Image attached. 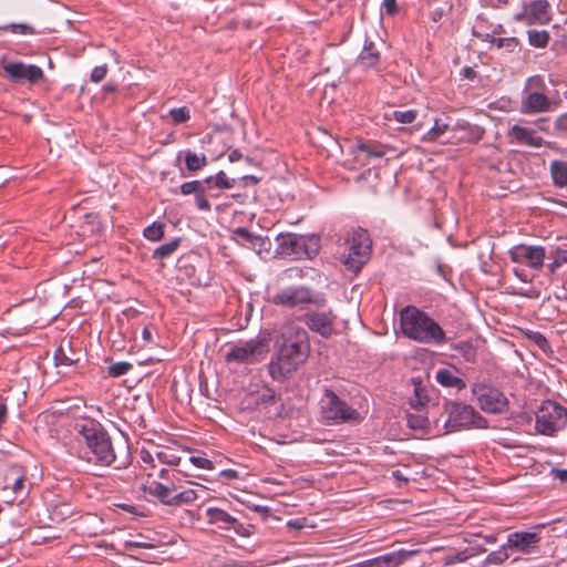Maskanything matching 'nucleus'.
<instances>
[{
    "mask_svg": "<svg viewBox=\"0 0 567 567\" xmlns=\"http://www.w3.org/2000/svg\"><path fill=\"white\" fill-rule=\"evenodd\" d=\"M278 342L279 350L269 363V373L274 380L282 381L307 361L310 343L307 331L293 322L282 327Z\"/></svg>",
    "mask_w": 567,
    "mask_h": 567,
    "instance_id": "obj_1",
    "label": "nucleus"
},
{
    "mask_svg": "<svg viewBox=\"0 0 567 567\" xmlns=\"http://www.w3.org/2000/svg\"><path fill=\"white\" fill-rule=\"evenodd\" d=\"M80 435L85 444L82 458L102 466H114L115 468L124 467L128 457L117 455L107 432L95 422H86L80 430Z\"/></svg>",
    "mask_w": 567,
    "mask_h": 567,
    "instance_id": "obj_2",
    "label": "nucleus"
},
{
    "mask_svg": "<svg viewBox=\"0 0 567 567\" xmlns=\"http://www.w3.org/2000/svg\"><path fill=\"white\" fill-rule=\"evenodd\" d=\"M400 327L404 337L424 344H443L446 336L441 326L426 312L414 306L400 311Z\"/></svg>",
    "mask_w": 567,
    "mask_h": 567,
    "instance_id": "obj_3",
    "label": "nucleus"
},
{
    "mask_svg": "<svg viewBox=\"0 0 567 567\" xmlns=\"http://www.w3.org/2000/svg\"><path fill=\"white\" fill-rule=\"evenodd\" d=\"M159 476L165 478V482H151L144 486V489L152 496L156 497L162 504L167 506H182L195 502L200 493H206V488L199 484L186 482L188 485H196L198 489L187 488L182 484L178 473L168 475V471L162 468Z\"/></svg>",
    "mask_w": 567,
    "mask_h": 567,
    "instance_id": "obj_4",
    "label": "nucleus"
},
{
    "mask_svg": "<svg viewBox=\"0 0 567 567\" xmlns=\"http://www.w3.org/2000/svg\"><path fill=\"white\" fill-rule=\"evenodd\" d=\"M567 425V409L559 403L544 401L536 412V430L543 435H553Z\"/></svg>",
    "mask_w": 567,
    "mask_h": 567,
    "instance_id": "obj_5",
    "label": "nucleus"
},
{
    "mask_svg": "<svg viewBox=\"0 0 567 567\" xmlns=\"http://www.w3.org/2000/svg\"><path fill=\"white\" fill-rule=\"evenodd\" d=\"M348 254L343 255V264L348 269L358 272L369 260L371 252V240L364 229H357L347 238Z\"/></svg>",
    "mask_w": 567,
    "mask_h": 567,
    "instance_id": "obj_6",
    "label": "nucleus"
},
{
    "mask_svg": "<svg viewBox=\"0 0 567 567\" xmlns=\"http://www.w3.org/2000/svg\"><path fill=\"white\" fill-rule=\"evenodd\" d=\"M321 413L326 420L334 423L357 422L360 419L355 409L349 406L346 401L328 389L321 400Z\"/></svg>",
    "mask_w": 567,
    "mask_h": 567,
    "instance_id": "obj_7",
    "label": "nucleus"
},
{
    "mask_svg": "<svg viewBox=\"0 0 567 567\" xmlns=\"http://www.w3.org/2000/svg\"><path fill=\"white\" fill-rule=\"evenodd\" d=\"M281 254L292 258L306 256L311 258L319 250V239L316 237H305L297 234H281L278 236Z\"/></svg>",
    "mask_w": 567,
    "mask_h": 567,
    "instance_id": "obj_8",
    "label": "nucleus"
},
{
    "mask_svg": "<svg viewBox=\"0 0 567 567\" xmlns=\"http://www.w3.org/2000/svg\"><path fill=\"white\" fill-rule=\"evenodd\" d=\"M446 412L449 414L447 423L451 427H486V420L471 405L458 402L450 403L446 406Z\"/></svg>",
    "mask_w": 567,
    "mask_h": 567,
    "instance_id": "obj_9",
    "label": "nucleus"
},
{
    "mask_svg": "<svg viewBox=\"0 0 567 567\" xmlns=\"http://www.w3.org/2000/svg\"><path fill=\"white\" fill-rule=\"evenodd\" d=\"M473 394L483 411L488 413L506 411L508 400L501 390L484 383H477L473 386Z\"/></svg>",
    "mask_w": 567,
    "mask_h": 567,
    "instance_id": "obj_10",
    "label": "nucleus"
},
{
    "mask_svg": "<svg viewBox=\"0 0 567 567\" xmlns=\"http://www.w3.org/2000/svg\"><path fill=\"white\" fill-rule=\"evenodd\" d=\"M272 303L288 308L302 307L306 303L321 305L322 299L315 296V293L307 287H288L276 293Z\"/></svg>",
    "mask_w": 567,
    "mask_h": 567,
    "instance_id": "obj_11",
    "label": "nucleus"
},
{
    "mask_svg": "<svg viewBox=\"0 0 567 567\" xmlns=\"http://www.w3.org/2000/svg\"><path fill=\"white\" fill-rule=\"evenodd\" d=\"M264 352V343L260 339H251L249 341L231 347L226 353L227 362H236L240 364H254L259 361Z\"/></svg>",
    "mask_w": 567,
    "mask_h": 567,
    "instance_id": "obj_12",
    "label": "nucleus"
},
{
    "mask_svg": "<svg viewBox=\"0 0 567 567\" xmlns=\"http://www.w3.org/2000/svg\"><path fill=\"white\" fill-rule=\"evenodd\" d=\"M513 262L524 264L533 269L539 270L544 266L546 251L543 246L516 245L508 251Z\"/></svg>",
    "mask_w": 567,
    "mask_h": 567,
    "instance_id": "obj_13",
    "label": "nucleus"
},
{
    "mask_svg": "<svg viewBox=\"0 0 567 567\" xmlns=\"http://www.w3.org/2000/svg\"><path fill=\"white\" fill-rule=\"evenodd\" d=\"M515 19L526 24H546L550 21L549 3L546 0H534L515 16Z\"/></svg>",
    "mask_w": 567,
    "mask_h": 567,
    "instance_id": "obj_14",
    "label": "nucleus"
},
{
    "mask_svg": "<svg viewBox=\"0 0 567 567\" xmlns=\"http://www.w3.org/2000/svg\"><path fill=\"white\" fill-rule=\"evenodd\" d=\"M336 316L331 310L311 311L305 315L307 327L323 338H329L334 331Z\"/></svg>",
    "mask_w": 567,
    "mask_h": 567,
    "instance_id": "obj_15",
    "label": "nucleus"
},
{
    "mask_svg": "<svg viewBox=\"0 0 567 567\" xmlns=\"http://www.w3.org/2000/svg\"><path fill=\"white\" fill-rule=\"evenodd\" d=\"M6 74L14 82L29 81L35 83L43 78V71L37 65H25L21 62L7 63L3 65Z\"/></svg>",
    "mask_w": 567,
    "mask_h": 567,
    "instance_id": "obj_16",
    "label": "nucleus"
},
{
    "mask_svg": "<svg viewBox=\"0 0 567 567\" xmlns=\"http://www.w3.org/2000/svg\"><path fill=\"white\" fill-rule=\"evenodd\" d=\"M507 138L512 144H520L532 147H540L544 144V140L537 135L536 128L518 124L513 125L508 130Z\"/></svg>",
    "mask_w": 567,
    "mask_h": 567,
    "instance_id": "obj_17",
    "label": "nucleus"
},
{
    "mask_svg": "<svg viewBox=\"0 0 567 567\" xmlns=\"http://www.w3.org/2000/svg\"><path fill=\"white\" fill-rule=\"evenodd\" d=\"M553 102L543 92L523 93L520 112L523 114L544 113L551 110Z\"/></svg>",
    "mask_w": 567,
    "mask_h": 567,
    "instance_id": "obj_18",
    "label": "nucleus"
},
{
    "mask_svg": "<svg viewBox=\"0 0 567 567\" xmlns=\"http://www.w3.org/2000/svg\"><path fill=\"white\" fill-rule=\"evenodd\" d=\"M416 550L400 549L360 564L359 567H395L414 556Z\"/></svg>",
    "mask_w": 567,
    "mask_h": 567,
    "instance_id": "obj_19",
    "label": "nucleus"
},
{
    "mask_svg": "<svg viewBox=\"0 0 567 567\" xmlns=\"http://www.w3.org/2000/svg\"><path fill=\"white\" fill-rule=\"evenodd\" d=\"M206 517L210 524L217 525L218 528L243 533V524L220 508L208 507L206 509Z\"/></svg>",
    "mask_w": 567,
    "mask_h": 567,
    "instance_id": "obj_20",
    "label": "nucleus"
},
{
    "mask_svg": "<svg viewBox=\"0 0 567 567\" xmlns=\"http://www.w3.org/2000/svg\"><path fill=\"white\" fill-rule=\"evenodd\" d=\"M539 542L536 533L515 532L508 535L506 546L523 554H529Z\"/></svg>",
    "mask_w": 567,
    "mask_h": 567,
    "instance_id": "obj_21",
    "label": "nucleus"
},
{
    "mask_svg": "<svg viewBox=\"0 0 567 567\" xmlns=\"http://www.w3.org/2000/svg\"><path fill=\"white\" fill-rule=\"evenodd\" d=\"M381 61V54L371 41H365L362 51L360 52L355 65L363 70L375 68Z\"/></svg>",
    "mask_w": 567,
    "mask_h": 567,
    "instance_id": "obj_22",
    "label": "nucleus"
},
{
    "mask_svg": "<svg viewBox=\"0 0 567 567\" xmlns=\"http://www.w3.org/2000/svg\"><path fill=\"white\" fill-rule=\"evenodd\" d=\"M247 406L268 405L276 401V393L272 389L264 386L260 390L251 391L246 398Z\"/></svg>",
    "mask_w": 567,
    "mask_h": 567,
    "instance_id": "obj_23",
    "label": "nucleus"
},
{
    "mask_svg": "<svg viewBox=\"0 0 567 567\" xmlns=\"http://www.w3.org/2000/svg\"><path fill=\"white\" fill-rule=\"evenodd\" d=\"M213 179L214 178L210 176L202 181L186 182L181 185V193L183 195L194 194L195 196L199 193H209V190H213Z\"/></svg>",
    "mask_w": 567,
    "mask_h": 567,
    "instance_id": "obj_24",
    "label": "nucleus"
},
{
    "mask_svg": "<svg viewBox=\"0 0 567 567\" xmlns=\"http://www.w3.org/2000/svg\"><path fill=\"white\" fill-rule=\"evenodd\" d=\"M435 380L445 388L462 390L466 386L465 382L450 369H440L436 372Z\"/></svg>",
    "mask_w": 567,
    "mask_h": 567,
    "instance_id": "obj_25",
    "label": "nucleus"
},
{
    "mask_svg": "<svg viewBox=\"0 0 567 567\" xmlns=\"http://www.w3.org/2000/svg\"><path fill=\"white\" fill-rule=\"evenodd\" d=\"M554 184L559 187L567 186V162L554 161L550 164Z\"/></svg>",
    "mask_w": 567,
    "mask_h": 567,
    "instance_id": "obj_26",
    "label": "nucleus"
},
{
    "mask_svg": "<svg viewBox=\"0 0 567 567\" xmlns=\"http://www.w3.org/2000/svg\"><path fill=\"white\" fill-rule=\"evenodd\" d=\"M79 357L75 353L68 354L64 343L62 342L54 353V361L56 367H71L79 362Z\"/></svg>",
    "mask_w": 567,
    "mask_h": 567,
    "instance_id": "obj_27",
    "label": "nucleus"
},
{
    "mask_svg": "<svg viewBox=\"0 0 567 567\" xmlns=\"http://www.w3.org/2000/svg\"><path fill=\"white\" fill-rule=\"evenodd\" d=\"M21 466L19 465H10L0 471V488L2 491L10 489L11 485L13 484V480L16 475L18 474Z\"/></svg>",
    "mask_w": 567,
    "mask_h": 567,
    "instance_id": "obj_28",
    "label": "nucleus"
},
{
    "mask_svg": "<svg viewBox=\"0 0 567 567\" xmlns=\"http://www.w3.org/2000/svg\"><path fill=\"white\" fill-rule=\"evenodd\" d=\"M257 235L250 233L245 227H238L231 231V238L239 245L250 248L251 243H254V239Z\"/></svg>",
    "mask_w": 567,
    "mask_h": 567,
    "instance_id": "obj_29",
    "label": "nucleus"
},
{
    "mask_svg": "<svg viewBox=\"0 0 567 567\" xmlns=\"http://www.w3.org/2000/svg\"><path fill=\"white\" fill-rule=\"evenodd\" d=\"M185 164L189 171L196 172L206 166L207 158L205 154L198 155L194 152L188 151L185 154Z\"/></svg>",
    "mask_w": 567,
    "mask_h": 567,
    "instance_id": "obj_30",
    "label": "nucleus"
},
{
    "mask_svg": "<svg viewBox=\"0 0 567 567\" xmlns=\"http://www.w3.org/2000/svg\"><path fill=\"white\" fill-rule=\"evenodd\" d=\"M179 244H181V239L175 238L172 241L157 247L153 251V258L164 259V258L169 257L171 255H173L175 252V250L178 248Z\"/></svg>",
    "mask_w": 567,
    "mask_h": 567,
    "instance_id": "obj_31",
    "label": "nucleus"
},
{
    "mask_svg": "<svg viewBox=\"0 0 567 567\" xmlns=\"http://www.w3.org/2000/svg\"><path fill=\"white\" fill-rule=\"evenodd\" d=\"M528 42L535 48H545L549 41V33L545 30H529Z\"/></svg>",
    "mask_w": 567,
    "mask_h": 567,
    "instance_id": "obj_32",
    "label": "nucleus"
},
{
    "mask_svg": "<svg viewBox=\"0 0 567 567\" xmlns=\"http://www.w3.org/2000/svg\"><path fill=\"white\" fill-rule=\"evenodd\" d=\"M412 383L414 385V399L411 400V404L413 408L423 406L429 400L426 390L422 388V383L417 379H412Z\"/></svg>",
    "mask_w": 567,
    "mask_h": 567,
    "instance_id": "obj_33",
    "label": "nucleus"
},
{
    "mask_svg": "<svg viewBox=\"0 0 567 567\" xmlns=\"http://www.w3.org/2000/svg\"><path fill=\"white\" fill-rule=\"evenodd\" d=\"M546 90L547 85L544 79L540 75H533L526 80L523 93H529L535 91L544 93V91Z\"/></svg>",
    "mask_w": 567,
    "mask_h": 567,
    "instance_id": "obj_34",
    "label": "nucleus"
},
{
    "mask_svg": "<svg viewBox=\"0 0 567 567\" xmlns=\"http://www.w3.org/2000/svg\"><path fill=\"white\" fill-rule=\"evenodd\" d=\"M156 457L161 463L168 465H177L181 461V457L176 455L175 451L168 447L158 451Z\"/></svg>",
    "mask_w": 567,
    "mask_h": 567,
    "instance_id": "obj_35",
    "label": "nucleus"
},
{
    "mask_svg": "<svg viewBox=\"0 0 567 567\" xmlns=\"http://www.w3.org/2000/svg\"><path fill=\"white\" fill-rule=\"evenodd\" d=\"M408 425L413 430H425L430 426V421L421 413L408 414Z\"/></svg>",
    "mask_w": 567,
    "mask_h": 567,
    "instance_id": "obj_36",
    "label": "nucleus"
},
{
    "mask_svg": "<svg viewBox=\"0 0 567 567\" xmlns=\"http://www.w3.org/2000/svg\"><path fill=\"white\" fill-rule=\"evenodd\" d=\"M447 127L449 125L446 123L436 120L433 127L423 136V141H436L447 130Z\"/></svg>",
    "mask_w": 567,
    "mask_h": 567,
    "instance_id": "obj_37",
    "label": "nucleus"
},
{
    "mask_svg": "<svg viewBox=\"0 0 567 567\" xmlns=\"http://www.w3.org/2000/svg\"><path fill=\"white\" fill-rule=\"evenodd\" d=\"M144 236L152 240H161L164 236V227L162 224L154 223L144 229Z\"/></svg>",
    "mask_w": 567,
    "mask_h": 567,
    "instance_id": "obj_38",
    "label": "nucleus"
},
{
    "mask_svg": "<svg viewBox=\"0 0 567 567\" xmlns=\"http://www.w3.org/2000/svg\"><path fill=\"white\" fill-rule=\"evenodd\" d=\"M507 548H508V546H506V544H505L501 547L499 550L492 551L491 554H488L486 557V563L487 564H502L505 560H507L509 557L506 551Z\"/></svg>",
    "mask_w": 567,
    "mask_h": 567,
    "instance_id": "obj_39",
    "label": "nucleus"
},
{
    "mask_svg": "<svg viewBox=\"0 0 567 567\" xmlns=\"http://www.w3.org/2000/svg\"><path fill=\"white\" fill-rule=\"evenodd\" d=\"M131 369H132V364L128 362H124V361L116 362V363H112L109 367V374L111 377L117 378V377L126 374Z\"/></svg>",
    "mask_w": 567,
    "mask_h": 567,
    "instance_id": "obj_40",
    "label": "nucleus"
},
{
    "mask_svg": "<svg viewBox=\"0 0 567 567\" xmlns=\"http://www.w3.org/2000/svg\"><path fill=\"white\" fill-rule=\"evenodd\" d=\"M492 44L498 49L506 48L508 51H513L518 45L516 38H493Z\"/></svg>",
    "mask_w": 567,
    "mask_h": 567,
    "instance_id": "obj_41",
    "label": "nucleus"
},
{
    "mask_svg": "<svg viewBox=\"0 0 567 567\" xmlns=\"http://www.w3.org/2000/svg\"><path fill=\"white\" fill-rule=\"evenodd\" d=\"M169 115L175 124L184 123L189 120V110L186 106L172 109Z\"/></svg>",
    "mask_w": 567,
    "mask_h": 567,
    "instance_id": "obj_42",
    "label": "nucleus"
},
{
    "mask_svg": "<svg viewBox=\"0 0 567 567\" xmlns=\"http://www.w3.org/2000/svg\"><path fill=\"white\" fill-rule=\"evenodd\" d=\"M25 478H27L25 472L22 467H20L18 474L16 475V477L13 480V484L11 485L10 489L14 494H23Z\"/></svg>",
    "mask_w": 567,
    "mask_h": 567,
    "instance_id": "obj_43",
    "label": "nucleus"
},
{
    "mask_svg": "<svg viewBox=\"0 0 567 567\" xmlns=\"http://www.w3.org/2000/svg\"><path fill=\"white\" fill-rule=\"evenodd\" d=\"M565 262H567V250L557 249L554 261L548 266L549 272L555 274Z\"/></svg>",
    "mask_w": 567,
    "mask_h": 567,
    "instance_id": "obj_44",
    "label": "nucleus"
},
{
    "mask_svg": "<svg viewBox=\"0 0 567 567\" xmlns=\"http://www.w3.org/2000/svg\"><path fill=\"white\" fill-rule=\"evenodd\" d=\"M393 117L395 121H398L400 123L410 124L415 120L416 111H414V110L394 111Z\"/></svg>",
    "mask_w": 567,
    "mask_h": 567,
    "instance_id": "obj_45",
    "label": "nucleus"
},
{
    "mask_svg": "<svg viewBox=\"0 0 567 567\" xmlns=\"http://www.w3.org/2000/svg\"><path fill=\"white\" fill-rule=\"evenodd\" d=\"M270 248V240L268 238H264L259 235L256 236L254 239V243H251V246L249 249H252L258 255H260L264 250L268 251Z\"/></svg>",
    "mask_w": 567,
    "mask_h": 567,
    "instance_id": "obj_46",
    "label": "nucleus"
},
{
    "mask_svg": "<svg viewBox=\"0 0 567 567\" xmlns=\"http://www.w3.org/2000/svg\"><path fill=\"white\" fill-rule=\"evenodd\" d=\"M236 179L228 178V176L223 171L217 173L215 176V186L218 188L228 189L234 187Z\"/></svg>",
    "mask_w": 567,
    "mask_h": 567,
    "instance_id": "obj_47",
    "label": "nucleus"
},
{
    "mask_svg": "<svg viewBox=\"0 0 567 567\" xmlns=\"http://www.w3.org/2000/svg\"><path fill=\"white\" fill-rule=\"evenodd\" d=\"M189 462L198 468H204V470H213L214 468L213 462L210 460L206 458L205 456H200V455L190 456Z\"/></svg>",
    "mask_w": 567,
    "mask_h": 567,
    "instance_id": "obj_48",
    "label": "nucleus"
},
{
    "mask_svg": "<svg viewBox=\"0 0 567 567\" xmlns=\"http://www.w3.org/2000/svg\"><path fill=\"white\" fill-rule=\"evenodd\" d=\"M358 150L364 152L369 157L380 158L384 156V151L369 144H360Z\"/></svg>",
    "mask_w": 567,
    "mask_h": 567,
    "instance_id": "obj_49",
    "label": "nucleus"
},
{
    "mask_svg": "<svg viewBox=\"0 0 567 567\" xmlns=\"http://www.w3.org/2000/svg\"><path fill=\"white\" fill-rule=\"evenodd\" d=\"M206 195L213 196L212 190H209V193H199L197 196H195V202H196V206L198 207V209L204 210V212H209L210 204L207 200V198L205 197Z\"/></svg>",
    "mask_w": 567,
    "mask_h": 567,
    "instance_id": "obj_50",
    "label": "nucleus"
},
{
    "mask_svg": "<svg viewBox=\"0 0 567 567\" xmlns=\"http://www.w3.org/2000/svg\"><path fill=\"white\" fill-rule=\"evenodd\" d=\"M106 73L107 66L105 64L95 66L91 72V81L95 83L101 82L105 78Z\"/></svg>",
    "mask_w": 567,
    "mask_h": 567,
    "instance_id": "obj_51",
    "label": "nucleus"
},
{
    "mask_svg": "<svg viewBox=\"0 0 567 567\" xmlns=\"http://www.w3.org/2000/svg\"><path fill=\"white\" fill-rule=\"evenodd\" d=\"M468 558V556L466 555L465 551H460L457 554H454V555H449L445 557V565H454L456 563H463L465 561L466 559Z\"/></svg>",
    "mask_w": 567,
    "mask_h": 567,
    "instance_id": "obj_52",
    "label": "nucleus"
},
{
    "mask_svg": "<svg viewBox=\"0 0 567 567\" xmlns=\"http://www.w3.org/2000/svg\"><path fill=\"white\" fill-rule=\"evenodd\" d=\"M529 339L532 341H534L540 349L543 350H546V348L548 347V341L547 339L545 338V336H543L542 333L539 332H532L530 334H528Z\"/></svg>",
    "mask_w": 567,
    "mask_h": 567,
    "instance_id": "obj_53",
    "label": "nucleus"
},
{
    "mask_svg": "<svg viewBox=\"0 0 567 567\" xmlns=\"http://www.w3.org/2000/svg\"><path fill=\"white\" fill-rule=\"evenodd\" d=\"M9 28L11 29L12 32H17L18 30L21 32V33H34V29L31 27V25H28V24H18V23H12L9 25Z\"/></svg>",
    "mask_w": 567,
    "mask_h": 567,
    "instance_id": "obj_54",
    "label": "nucleus"
},
{
    "mask_svg": "<svg viewBox=\"0 0 567 567\" xmlns=\"http://www.w3.org/2000/svg\"><path fill=\"white\" fill-rule=\"evenodd\" d=\"M555 125H556V128H557L561 134L567 135V113H566V114L560 115V116L556 120Z\"/></svg>",
    "mask_w": 567,
    "mask_h": 567,
    "instance_id": "obj_55",
    "label": "nucleus"
},
{
    "mask_svg": "<svg viewBox=\"0 0 567 567\" xmlns=\"http://www.w3.org/2000/svg\"><path fill=\"white\" fill-rule=\"evenodd\" d=\"M382 7L388 14H394L398 10L396 0H383Z\"/></svg>",
    "mask_w": 567,
    "mask_h": 567,
    "instance_id": "obj_56",
    "label": "nucleus"
},
{
    "mask_svg": "<svg viewBox=\"0 0 567 567\" xmlns=\"http://www.w3.org/2000/svg\"><path fill=\"white\" fill-rule=\"evenodd\" d=\"M550 474L554 478L567 483V470L551 468Z\"/></svg>",
    "mask_w": 567,
    "mask_h": 567,
    "instance_id": "obj_57",
    "label": "nucleus"
},
{
    "mask_svg": "<svg viewBox=\"0 0 567 567\" xmlns=\"http://www.w3.org/2000/svg\"><path fill=\"white\" fill-rule=\"evenodd\" d=\"M124 545L126 548H152L153 547L151 544L140 542V540H132V539L126 540Z\"/></svg>",
    "mask_w": 567,
    "mask_h": 567,
    "instance_id": "obj_58",
    "label": "nucleus"
},
{
    "mask_svg": "<svg viewBox=\"0 0 567 567\" xmlns=\"http://www.w3.org/2000/svg\"><path fill=\"white\" fill-rule=\"evenodd\" d=\"M259 182V178H257L254 175H245L240 178V183L243 186H252L256 185Z\"/></svg>",
    "mask_w": 567,
    "mask_h": 567,
    "instance_id": "obj_59",
    "label": "nucleus"
},
{
    "mask_svg": "<svg viewBox=\"0 0 567 567\" xmlns=\"http://www.w3.org/2000/svg\"><path fill=\"white\" fill-rule=\"evenodd\" d=\"M220 476L234 480V478H238L239 475H238L237 471L229 468V470H223L220 472Z\"/></svg>",
    "mask_w": 567,
    "mask_h": 567,
    "instance_id": "obj_60",
    "label": "nucleus"
},
{
    "mask_svg": "<svg viewBox=\"0 0 567 567\" xmlns=\"http://www.w3.org/2000/svg\"><path fill=\"white\" fill-rule=\"evenodd\" d=\"M135 401H141L142 404H144L146 408H150L151 409V398L148 394H144V395H136L134 398Z\"/></svg>",
    "mask_w": 567,
    "mask_h": 567,
    "instance_id": "obj_61",
    "label": "nucleus"
},
{
    "mask_svg": "<svg viewBox=\"0 0 567 567\" xmlns=\"http://www.w3.org/2000/svg\"><path fill=\"white\" fill-rule=\"evenodd\" d=\"M243 157V154L238 151V150H233L229 155H228V158L230 162H237L239 161L240 158Z\"/></svg>",
    "mask_w": 567,
    "mask_h": 567,
    "instance_id": "obj_62",
    "label": "nucleus"
},
{
    "mask_svg": "<svg viewBox=\"0 0 567 567\" xmlns=\"http://www.w3.org/2000/svg\"><path fill=\"white\" fill-rule=\"evenodd\" d=\"M462 73L464 75V78L466 79H474L475 78V71L470 68V66H466L462 70Z\"/></svg>",
    "mask_w": 567,
    "mask_h": 567,
    "instance_id": "obj_63",
    "label": "nucleus"
},
{
    "mask_svg": "<svg viewBox=\"0 0 567 567\" xmlns=\"http://www.w3.org/2000/svg\"><path fill=\"white\" fill-rule=\"evenodd\" d=\"M393 477L396 480V481H402V482H408V478L402 474L401 471L396 470L392 473Z\"/></svg>",
    "mask_w": 567,
    "mask_h": 567,
    "instance_id": "obj_64",
    "label": "nucleus"
}]
</instances>
